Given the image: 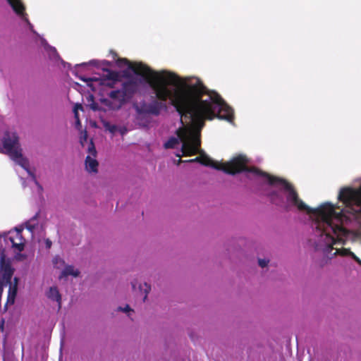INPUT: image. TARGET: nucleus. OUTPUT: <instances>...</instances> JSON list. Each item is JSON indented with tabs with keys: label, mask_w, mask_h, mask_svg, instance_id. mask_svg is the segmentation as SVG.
Returning <instances> with one entry per match:
<instances>
[{
	"label": "nucleus",
	"mask_w": 361,
	"mask_h": 361,
	"mask_svg": "<svg viewBox=\"0 0 361 361\" xmlns=\"http://www.w3.org/2000/svg\"><path fill=\"white\" fill-rule=\"evenodd\" d=\"M175 75L173 82L170 83L166 84V87L169 91V97L165 100H161L159 99L155 94L156 99L153 100L152 102L149 104L143 103L139 107L137 108V113L140 114H150L154 116H159L163 109H166L167 106L166 104V102L167 100L170 101L171 105H172V100L176 97V92L180 90H183L185 88V85L181 87H176L174 89H171L169 87V85H176L180 80L179 77L173 73Z\"/></svg>",
	"instance_id": "nucleus-6"
},
{
	"label": "nucleus",
	"mask_w": 361,
	"mask_h": 361,
	"mask_svg": "<svg viewBox=\"0 0 361 361\" xmlns=\"http://www.w3.org/2000/svg\"><path fill=\"white\" fill-rule=\"evenodd\" d=\"M23 230L16 228L14 232L10 233L8 240L11 243L12 247L19 252H22L25 248V240L23 237Z\"/></svg>",
	"instance_id": "nucleus-11"
},
{
	"label": "nucleus",
	"mask_w": 361,
	"mask_h": 361,
	"mask_svg": "<svg viewBox=\"0 0 361 361\" xmlns=\"http://www.w3.org/2000/svg\"><path fill=\"white\" fill-rule=\"evenodd\" d=\"M184 161H185V160H182L181 159H179L177 161V164H178V165H179L180 163H183V162L185 163Z\"/></svg>",
	"instance_id": "nucleus-35"
},
{
	"label": "nucleus",
	"mask_w": 361,
	"mask_h": 361,
	"mask_svg": "<svg viewBox=\"0 0 361 361\" xmlns=\"http://www.w3.org/2000/svg\"><path fill=\"white\" fill-rule=\"evenodd\" d=\"M116 64L118 67L127 66L135 75L142 77L159 99L165 100L169 97L166 84L173 82V73L166 70L157 71L142 62H131L126 58H118Z\"/></svg>",
	"instance_id": "nucleus-3"
},
{
	"label": "nucleus",
	"mask_w": 361,
	"mask_h": 361,
	"mask_svg": "<svg viewBox=\"0 0 361 361\" xmlns=\"http://www.w3.org/2000/svg\"><path fill=\"white\" fill-rule=\"evenodd\" d=\"M7 1L18 15H24L25 7L20 0H7Z\"/></svg>",
	"instance_id": "nucleus-15"
},
{
	"label": "nucleus",
	"mask_w": 361,
	"mask_h": 361,
	"mask_svg": "<svg viewBox=\"0 0 361 361\" xmlns=\"http://www.w3.org/2000/svg\"><path fill=\"white\" fill-rule=\"evenodd\" d=\"M183 118H184L185 119H186L185 117H181L180 116V122L183 125L182 127L179 128L177 130H176V135L178 136V137H170L164 145V147L165 149H173L176 145H178L179 143V141H180L182 142V146H183V140H182V139L179 137L178 135V131L183 128V127H192V124L190 126H184L183 124ZM181 152L183 153V156H192L193 154H184V151L183 149V147H181Z\"/></svg>",
	"instance_id": "nucleus-13"
},
{
	"label": "nucleus",
	"mask_w": 361,
	"mask_h": 361,
	"mask_svg": "<svg viewBox=\"0 0 361 361\" xmlns=\"http://www.w3.org/2000/svg\"><path fill=\"white\" fill-rule=\"evenodd\" d=\"M90 97L92 99V103L90 104V109L93 111L99 110V105L93 100V96H90Z\"/></svg>",
	"instance_id": "nucleus-23"
},
{
	"label": "nucleus",
	"mask_w": 361,
	"mask_h": 361,
	"mask_svg": "<svg viewBox=\"0 0 361 361\" xmlns=\"http://www.w3.org/2000/svg\"><path fill=\"white\" fill-rule=\"evenodd\" d=\"M151 290V286L147 284V283H145L143 286L140 285L139 286V291L144 293L143 296V302H145L147 298V295Z\"/></svg>",
	"instance_id": "nucleus-21"
},
{
	"label": "nucleus",
	"mask_w": 361,
	"mask_h": 361,
	"mask_svg": "<svg viewBox=\"0 0 361 361\" xmlns=\"http://www.w3.org/2000/svg\"><path fill=\"white\" fill-rule=\"evenodd\" d=\"M79 78H80L81 80L84 81V82H88V81H97V80H99V79H98V78H87L82 77V76H80V77H79Z\"/></svg>",
	"instance_id": "nucleus-27"
},
{
	"label": "nucleus",
	"mask_w": 361,
	"mask_h": 361,
	"mask_svg": "<svg viewBox=\"0 0 361 361\" xmlns=\"http://www.w3.org/2000/svg\"><path fill=\"white\" fill-rule=\"evenodd\" d=\"M271 202L276 205H279L283 202V197L276 192H273L270 195Z\"/></svg>",
	"instance_id": "nucleus-20"
},
{
	"label": "nucleus",
	"mask_w": 361,
	"mask_h": 361,
	"mask_svg": "<svg viewBox=\"0 0 361 361\" xmlns=\"http://www.w3.org/2000/svg\"><path fill=\"white\" fill-rule=\"evenodd\" d=\"M78 109H80V110L83 109V107H82V106L80 104H76L75 105L74 109H73L74 116H75V118L76 119V122H77L78 124H80V120H79V116H78Z\"/></svg>",
	"instance_id": "nucleus-22"
},
{
	"label": "nucleus",
	"mask_w": 361,
	"mask_h": 361,
	"mask_svg": "<svg viewBox=\"0 0 361 361\" xmlns=\"http://www.w3.org/2000/svg\"><path fill=\"white\" fill-rule=\"evenodd\" d=\"M131 285H132V288L135 290V287H136V282H135V281L131 282Z\"/></svg>",
	"instance_id": "nucleus-33"
},
{
	"label": "nucleus",
	"mask_w": 361,
	"mask_h": 361,
	"mask_svg": "<svg viewBox=\"0 0 361 361\" xmlns=\"http://www.w3.org/2000/svg\"><path fill=\"white\" fill-rule=\"evenodd\" d=\"M86 65H87V63H83L80 64L79 66H86Z\"/></svg>",
	"instance_id": "nucleus-36"
},
{
	"label": "nucleus",
	"mask_w": 361,
	"mask_h": 361,
	"mask_svg": "<svg viewBox=\"0 0 361 361\" xmlns=\"http://www.w3.org/2000/svg\"><path fill=\"white\" fill-rule=\"evenodd\" d=\"M88 63L92 64V65H94V66H98V63H97V61H94V60L90 61Z\"/></svg>",
	"instance_id": "nucleus-32"
},
{
	"label": "nucleus",
	"mask_w": 361,
	"mask_h": 361,
	"mask_svg": "<svg viewBox=\"0 0 361 361\" xmlns=\"http://www.w3.org/2000/svg\"><path fill=\"white\" fill-rule=\"evenodd\" d=\"M257 171L252 173L267 178L271 185H283L287 192L286 209L290 207H294L299 211H305L309 214L314 215V224L319 235V239L315 245L317 250H321L328 255L334 249V245L337 240H341L343 237L348 236L349 231L343 227V224L348 222L349 218L344 214L343 210L336 212L335 206L330 202L324 203L317 208H310L299 197L296 190L286 180L271 176L259 169Z\"/></svg>",
	"instance_id": "nucleus-2"
},
{
	"label": "nucleus",
	"mask_w": 361,
	"mask_h": 361,
	"mask_svg": "<svg viewBox=\"0 0 361 361\" xmlns=\"http://www.w3.org/2000/svg\"><path fill=\"white\" fill-rule=\"evenodd\" d=\"M107 71H108L107 79L109 80H112V81L106 82V80L103 79V80H101L102 81L101 82V84H106V85H108L109 87H112L114 81L117 80L118 74H117V73H116L114 71H109V70H107Z\"/></svg>",
	"instance_id": "nucleus-19"
},
{
	"label": "nucleus",
	"mask_w": 361,
	"mask_h": 361,
	"mask_svg": "<svg viewBox=\"0 0 361 361\" xmlns=\"http://www.w3.org/2000/svg\"><path fill=\"white\" fill-rule=\"evenodd\" d=\"M199 147H200V146ZM198 153H200L199 158H202V159L199 161L200 164L203 166H210L216 170L223 171L227 174L235 175L243 171L249 173L258 172L257 168L247 166L248 159L245 155L240 154L226 163H219L214 161L203 152H200V148H198L197 154ZM195 154H197V153Z\"/></svg>",
	"instance_id": "nucleus-4"
},
{
	"label": "nucleus",
	"mask_w": 361,
	"mask_h": 361,
	"mask_svg": "<svg viewBox=\"0 0 361 361\" xmlns=\"http://www.w3.org/2000/svg\"><path fill=\"white\" fill-rule=\"evenodd\" d=\"M46 246L47 248H50L51 246V241L49 239L46 240Z\"/></svg>",
	"instance_id": "nucleus-31"
},
{
	"label": "nucleus",
	"mask_w": 361,
	"mask_h": 361,
	"mask_svg": "<svg viewBox=\"0 0 361 361\" xmlns=\"http://www.w3.org/2000/svg\"><path fill=\"white\" fill-rule=\"evenodd\" d=\"M105 127L112 133H114L117 130V126L115 125H110L109 123H106Z\"/></svg>",
	"instance_id": "nucleus-24"
},
{
	"label": "nucleus",
	"mask_w": 361,
	"mask_h": 361,
	"mask_svg": "<svg viewBox=\"0 0 361 361\" xmlns=\"http://www.w3.org/2000/svg\"><path fill=\"white\" fill-rule=\"evenodd\" d=\"M4 320L2 319L1 321H0V331H4Z\"/></svg>",
	"instance_id": "nucleus-30"
},
{
	"label": "nucleus",
	"mask_w": 361,
	"mask_h": 361,
	"mask_svg": "<svg viewBox=\"0 0 361 361\" xmlns=\"http://www.w3.org/2000/svg\"><path fill=\"white\" fill-rule=\"evenodd\" d=\"M338 199L345 206V211L353 215L361 214V185L357 189L345 188L341 189Z\"/></svg>",
	"instance_id": "nucleus-7"
},
{
	"label": "nucleus",
	"mask_w": 361,
	"mask_h": 361,
	"mask_svg": "<svg viewBox=\"0 0 361 361\" xmlns=\"http://www.w3.org/2000/svg\"><path fill=\"white\" fill-rule=\"evenodd\" d=\"M80 274V271L78 270H75L74 267L71 265L66 266L64 269L63 270L60 278L66 277L68 276H78Z\"/></svg>",
	"instance_id": "nucleus-18"
},
{
	"label": "nucleus",
	"mask_w": 361,
	"mask_h": 361,
	"mask_svg": "<svg viewBox=\"0 0 361 361\" xmlns=\"http://www.w3.org/2000/svg\"><path fill=\"white\" fill-rule=\"evenodd\" d=\"M202 158H199V157H195V159H189V160H185L184 161L185 163H194V162H198L200 161Z\"/></svg>",
	"instance_id": "nucleus-28"
},
{
	"label": "nucleus",
	"mask_w": 361,
	"mask_h": 361,
	"mask_svg": "<svg viewBox=\"0 0 361 361\" xmlns=\"http://www.w3.org/2000/svg\"><path fill=\"white\" fill-rule=\"evenodd\" d=\"M126 132V128H123V129H121L120 130V133L121 135H124Z\"/></svg>",
	"instance_id": "nucleus-34"
},
{
	"label": "nucleus",
	"mask_w": 361,
	"mask_h": 361,
	"mask_svg": "<svg viewBox=\"0 0 361 361\" xmlns=\"http://www.w3.org/2000/svg\"><path fill=\"white\" fill-rule=\"evenodd\" d=\"M176 156L180 157V155L179 154H177Z\"/></svg>",
	"instance_id": "nucleus-37"
},
{
	"label": "nucleus",
	"mask_w": 361,
	"mask_h": 361,
	"mask_svg": "<svg viewBox=\"0 0 361 361\" xmlns=\"http://www.w3.org/2000/svg\"><path fill=\"white\" fill-rule=\"evenodd\" d=\"M175 96L172 106L181 117L192 122V127H183L178 131L184 141L185 154L198 152L201 145L200 132L207 120L217 118L231 123L233 121V109L219 93L208 90L200 80L195 84L186 85L185 88L178 90Z\"/></svg>",
	"instance_id": "nucleus-1"
},
{
	"label": "nucleus",
	"mask_w": 361,
	"mask_h": 361,
	"mask_svg": "<svg viewBox=\"0 0 361 361\" xmlns=\"http://www.w3.org/2000/svg\"><path fill=\"white\" fill-rule=\"evenodd\" d=\"M268 263H269V260H266L264 259H259V260H258L259 265L262 268L267 267Z\"/></svg>",
	"instance_id": "nucleus-26"
},
{
	"label": "nucleus",
	"mask_w": 361,
	"mask_h": 361,
	"mask_svg": "<svg viewBox=\"0 0 361 361\" xmlns=\"http://www.w3.org/2000/svg\"><path fill=\"white\" fill-rule=\"evenodd\" d=\"M39 212H37L30 220L25 223L26 228L32 232L38 224L37 219L39 218Z\"/></svg>",
	"instance_id": "nucleus-17"
},
{
	"label": "nucleus",
	"mask_w": 361,
	"mask_h": 361,
	"mask_svg": "<svg viewBox=\"0 0 361 361\" xmlns=\"http://www.w3.org/2000/svg\"><path fill=\"white\" fill-rule=\"evenodd\" d=\"M139 82L135 78H132L122 83L121 90L126 102L131 99L139 90Z\"/></svg>",
	"instance_id": "nucleus-9"
},
{
	"label": "nucleus",
	"mask_w": 361,
	"mask_h": 361,
	"mask_svg": "<svg viewBox=\"0 0 361 361\" xmlns=\"http://www.w3.org/2000/svg\"><path fill=\"white\" fill-rule=\"evenodd\" d=\"M88 151L90 153V155L87 156L85 159V166L88 171L90 172H97V167H98V161L92 158L90 155L93 157H96L97 151L94 147V145L92 142L90 144L88 147Z\"/></svg>",
	"instance_id": "nucleus-12"
},
{
	"label": "nucleus",
	"mask_w": 361,
	"mask_h": 361,
	"mask_svg": "<svg viewBox=\"0 0 361 361\" xmlns=\"http://www.w3.org/2000/svg\"><path fill=\"white\" fill-rule=\"evenodd\" d=\"M15 258L18 261H23L27 258V255L25 254L18 253L16 255Z\"/></svg>",
	"instance_id": "nucleus-25"
},
{
	"label": "nucleus",
	"mask_w": 361,
	"mask_h": 361,
	"mask_svg": "<svg viewBox=\"0 0 361 361\" xmlns=\"http://www.w3.org/2000/svg\"><path fill=\"white\" fill-rule=\"evenodd\" d=\"M118 310H121V311H123V312L132 311V310L130 309V306L128 305H127L124 308H122V307H119Z\"/></svg>",
	"instance_id": "nucleus-29"
},
{
	"label": "nucleus",
	"mask_w": 361,
	"mask_h": 361,
	"mask_svg": "<svg viewBox=\"0 0 361 361\" xmlns=\"http://www.w3.org/2000/svg\"><path fill=\"white\" fill-rule=\"evenodd\" d=\"M47 297L54 301H56L59 307H61V297L56 287H51L47 293Z\"/></svg>",
	"instance_id": "nucleus-16"
},
{
	"label": "nucleus",
	"mask_w": 361,
	"mask_h": 361,
	"mask_svg": "<svg viewBox=\"0 0 361 361\" xmlns=\"http://www.w3.org/2000/svg\"><path fill=\"white\" fill-rule=\"evenodd\" d=\"M1 270L2 271V279L0 281L5 283L6 285H9V290L8 295V302L13 303L14 298L17 293V283L18 279L15 278V284L13 287L11 286V278L14 273V269L12 268L11 263L6 260L5 256L1 257L0 260Z\"/></svg>",
	"instance_id": "nucleus-8"
},
{
	"label": "nucleus",
	"mask_w": 361,
	"mask_h": 361,
	"mask_svg": "<svg viewBox=\"0 0 361 361\" xmlns=\"http://www.w3.org/2000/svg\"><path fill=\"white\" fill-rule=\"evenodd\" d=\"M2 144L5 153L23 168L32 177L35 184L42 189V186L37 180L35 175L29 169V161L23 156L18 134L16 132L6 131L2 139Z\"/></svg>",
	"instance_id": "nucleus-5"
},
{
	"label": "nucleus",
	"mask_w": 361,
	"mask_h": 361,
	"mask_svg": "<svg viewBox=\"0 0 361 361\" xmlns=\"http://www.w3.org/2000/svg\"><path fill=\"white\" fill-rule=\"evenodd\" d=\"M108 95L111 99L118 102V104L114 106L113 103L109 99H102L101 100L102 103L110 109H119L126 102V98L123 94L121 90H112L108 94Z\"/></svg>",
	"instance_id": "nucleus-10"
},
{
	"label": "nucleus",
	"mask_w": 361,
	"mask_h": 361,
	"mask_svg": "<svg viewBox=\"0 0 361 361\" xmlns=\"http://www.w3.org/2000/svg\"><path fill=\"white\" fill-rule=\"evenodd\" d=\"M336 255H341V256H350L356 262H357L359 264L361 265V259L355 255L353 252L350 251L349 248H341V249H336V252H334L332 256H336Z\"/></svg>",
	"instance_id": "nucleus-14"
}]
</instances>
